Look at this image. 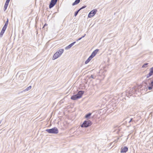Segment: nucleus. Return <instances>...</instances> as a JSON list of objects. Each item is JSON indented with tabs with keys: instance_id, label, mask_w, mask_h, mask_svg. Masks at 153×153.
Instances as JSON below:
<instances>
[{
	"instance_id": "6ab92c4d",
	"label": "nucleus",
	"mask_w": 153,
	"mask_h": 153,
	"mask_svg": "<svg viewBox=\"0 0 153 153\" xmlns=\"http://www.w3.org/2000/svg\"><path fill=\"white\" fill-rule=\"evenodd\" d=\"M8 19H7V21L5 22V23L4 26L7 28V25L8 24Z\"/></svg>"
},
{
	"instance_id": "ddd939ff",
	"label": "nucleus",
	"mask_w": 153,
	"mask_h": 153,
	"mask_svg": "<svg viewBox=\"0 0 153 153\" xmlns=\"http://www.w3.org/2000/svg\"><path fill=\"white\" fill-rule=\"evenodd\" d=\"M78 99H79V97H78L76 94L74 95L71 97V99L74 100H75Z\"/></svg>"
},
{
	"instance_id": "423d86ee",
	"label": "nucleus",
	"mask_w": 153,
	"mask_h": 153,
	"mask_svg": "<svg viewBox=\"0 0 153 153\" xmlns=\"http://www.w3.org/2000/svg\"><path fill=\"white\" fill-rule=\"evenodd\" d=\"M6 27H3L0 33V37H1L4 34L5 31L6 30Z\"/></svg>"
},
{
	"instance_id": "c756f323",
	"label": "nucleus",
	"mask_w": 153,
	"mask_h": 153,
	"mask_svg": "<svg viewBox=\"0 0 153 153\" xmlns=\"http://www.w3.org/2000/svg\"><path fill=\"white\" fill-rule=\"evenodd\" d=\"M22 75H20V76H22Z\"/></svg>"
},
{
	"instance_id": "39448f33",
	"label": "nucleus",
	"mask_w": 153,
	"mask_h": 153,
	"mask_svg": "<svg viewBox=\"0 0 153 153\" xmlns=\"http://www.w3.org/2000/svg\"><path fill=\"white\" fill-rule=\"evenodd\" d=\"M57 0H51L49 6L50 8L53 7L56 3Z\"/></svg>"
},
{
	"instance_id": "cd10ccee",
	"label": "nucleus",
	"mask_w": 153,
	"mask_h": 153,
	"mask_svg": "<svg viewBox=\"0 0 153 153\" xmlns=\"http://www.w3.org/2000/svg\"><path fill=\"white\" fill-rule=\"evenodd\" d=\"M150 69L153 71V67L150 68Z\"/></svg>"
},
{
	"instance_id": "bb28decb",
	"label": "nucleus",
	"mask_w": 153,
	"mask_h": 153,
	"mask_svg": "<svg viewBox=\"0 0 153 153\" xmlns=\"http://www.w3.org/2000/svg\"><path fill=\"white\" fill-rule=\"evenodd\" d=\"M132 119L131 118V119L129 121V123H130V122H131L132 121Z\"/></svg>"
},
{
	"instance_id": "412c9836",
	"label": "nucleus",
	"mask_w": 153,
	"mask_h": 153,
	"mask_svg": "<svg viewBox=\"0 0 153 153\" xmlns=\"http://www.w3.org/2000/svg\"><path fill=\"white\" fill-rule=\"evenodd\" d=\"M148 65V63H146L144 64L142 66V68H146V66Z\"/></svg>"
},
{
	"instance_id": "393cba45",
	"label": "nucleus",
	"mask_w": 153,
	"mask_h": 153,
	"mask_svg": "<svg viewBox=\"0 0 153 153\" xmlns=\"http://www.w3.org/2000/svg\"><path fill=\"white\" fill-rule=\"evenodd\" d=\"M85 35H86V34H84V35L83 36H82L81 37H82V38H83L85 36Z\"/></svg>"
},
{
	"instance_id": "f257e3e1",
	"label": "nucleus",
	"mask_w": 153,
	"mask_h": 153,
	"mask_svg": "<svg viewBox=\"0 0 153 153\" xmlns=\"http://www.w3.org/2000/svg\"><path fill=\"white\" fill-rule=\"evenodd\" d=\"M64 51L63 49H61L55 53L52 59L54 60L59 57L63 53Z\"/></svg>"
},
{
	"instance_id": "dca6fc26",
	"label": "nucleus",
	"mask_w": 153,
	"mask_h": 153,
	"mask_svg": "<svg viewBox=\"0 0 153 153\" xmlns=\"http://www.w3.org/2000/svg\"><path fill=\"white\" fill-rule=\"evenodd\" d=\"M80 1V0H76L72 4V5L74 6L78 4Z\"/></svg>"
},
{
	"instance_id": "20e7f679",
	"label": "nucleus",
	"mask_w": 153,
	"mask_h": 153,
	"mask_svg": "<svg viewBox=\"0 0 153 153\" xmlns=\"http://www.w3.org/2000/svg\"><path fill=\"white\" fill-rule=\"evenodd\" d=\"M97 11V10L96 9H94L91 11L88 14V17L89 18H91L95 14Z\"/></svg>"
},
{
	"instance_id": "f03ea898",
	"label": "nucleus",
	"mask_w": 153,
	"mask_h": 153,
	"mask_svg": "<svg viewBox=\"0 0 153 153\" xmlns=\"http://www.w3.org/2000/svg\"><path fill=\"white\" fill-rule=\"evenodd\" d=\"M46 131L50 134H57L59 132L57 128L56 127L50 129H47Z\"/></svg>"
},
{
	"instance_id": "5701e85b",
	"label": "nucleus",
	"mask_w": 153,
	"mask_h": 153,
	"mask_svg": "<svg viewBox=\"0 0 153 153\" xmlns=\"http://www.w3.org/2000/svg\"><path fill=\"white\" fill-rule=\"evenodd\" d=\"M86 7V6H84L83 7H81L80 9H79V10H80L81 9L85 8Z\"/></svg>"
},
{
	"instance_id": "aec40b11",
	"label": "nucleus",
	"mask_w": 153,
	"mask_h": 153,
	"mask_svg": "<svg viewBox=\"0 0 153 153\" xmlns=\"http://www.w3.org/2000/svg\"><path fill=\"white\" fill-rule=\"evenodd\" d=\"M80 10L79 9L75 12V14H74L75 16H76V15H77L78 13L80 11Z\"/></svg>"
},
{
	"instance_id": "c85d7f7f",
	"label": "nucleus",
	"mask_w": 153,
	"mask_h": 153,
	"mask_svg": "<svg viewBox=\"0 0 153 153\" xmlns=\"http://www.w3.org/2000/svg\"><path fill=\"white\" fill-rule=\"evenodd\" d=\"M1 122H2V121H1H1H0V124H1Z\"/></svg>"
},
{
	"instance_id": "a878e982",
	"label": "nucleus",
	"mask_w": 153,
	"mask_h": 153,
	"mask_svg": "<svg viewBox=\"0 0 153 153\" xmlns=\"http://www.w3.org/2000/svg\"><path fill=\"white\" fill-rule=\"evenodd\" d=\"M48 25L46 24H45L44 26V27H45V26H47V25Z\"/></svg>"
},
{
	"instance_id": "f8f14e48",
	"label": "nucleus",
	"mask_w": 153,
	"mask_h": 153,
	"mask_svg": "<svg viewBox=\"0 0 153 153\" xmlns=\"http://www.w3.org/2000/svg\"><path fill=\"white\" fill-rule=\"evenodd\" d=\"M9 1H8L6 0L4 7V11H5L7 9V7L9 3Z\"/></svg>"
},
{
	"instance_id": "4468645a",
	"label": "nucleus",
	"mask_w": 153,
	"mask_h": 153,
	"mask_svg": "<svg viewBox=\"0 0 153 153\" xmlns=\"http://www.w3.org/2000/svg\"><path fill=\"white\" fill-rule=\"evenodd\" d=\"M149 85L150 86L148 87V89L149 90H150L152 89L153 87V80L149 84Z\"/></svg>"
},
{
	"instance_id": "9d476101",
	"label": "nucleus",
	"mask_w": 153,
	"mask_h": 153,
	"mask_svg": "<svg viewBox=\"0 0 153 153\" xmlns=\"http://www.w3.org/2000/svg\"><path fill=\"white\" fill-rule=\"evenodd\" d=\"M76 43V42H74L72 43H71V44H70L69 45H68V46H67L65 48V50H68L69 49H70L72 46H73Z\"/></svg>"
},
{
	"instance_id": "b1692460",
	"label": "nucleus",
	"mask_w": 153,
	"mask_h": 153,
	"mask_svg": "<svg viewBox=\"0 0 153 153\" xmlns=\"http://www.w3.org/2000/svg\"><path fill=\"white\" fill-rule=\"evenodd\" d=\"M82 38V37H81V38H79L78 39H77V40H76V41H78L80 40V39H81Z\"/></svg>"
},
{
	"instance_id": "7ed1b4c3",
	"label": "nucleus",
	"mask_w": 153,
	"mask_h": 153,
	"mask_svg": "<svg viewBox=\"0 0 153 153\" xmlns=\"http://www.w3.org/2000/svg\"><path fill=\"white\" fill-rule=\"evenodd\" d=\"M92 124V123L90 120L85 121L81 125V127H88L91 126Z\"/></svg>"
},
{
	"instance_id": "f3484780",
	"label": "nucleus",
	"mask_w": 153,
	"mask_h": 153,
	"mask_svg": "<svg viewBox=\"0 0 153 153\" xmlns=\"http://www.w3.org/2000/svg\"><path fill=\"white\" fill-rule=\"evenodd\" d=\"M31 88V86H29L27 88H26L24 90L23 92H25V91H27L29 90H30Z\"/></svg>"
},
{
	"instance_id": "1a4fd4ad",
	"label": "nucleus",
	"mask_w": 153,
	"mask_h": 153,
	"mask_svg": "<svg viewBox=\"0 0 153 153\" xmlns=\"http://www.w3.org/2000/svg\"><path fill=\"white\" fill-rule=\"evenodd\" d=\"M128 150V148L127 147H124L121 149V152L124 153L127 152Z\"/></svg>"
},
{
	"instance_id": "2eb2a0df",
	"label": "nucleus",
	"mask_w": 153,
	"mask_h": 153,
	"mask_svg": "<svg viewBox=\"0 0 153 153\" xmlns=\"http://www.w3.org/2000/svg\"><path fill=\"white\" fill-rule=\"evenodd\" d=\"M92 58H93L92 56H90L88 59L85 61V64H87L88 63Z\"/></svg>"
},
{
	"instance_id": "9b49d317",
	"label": "nucleus",
	"mask_w": 153,
	"mask_h": 153,
	"mask_svg": "<svg viewBox=\"0 0 153 153\" xmlns=\"http://www.w3.org/2000/svg\"><path fill=\"white\" fill-rule=\"evenodd\" d=\"M150 71L149 73V74H147L146 75V78H149V77H150V76H152V75L153 74V71L150 69Z\"/></svg>"
},
{
	"instance_id": "0eeeda50",
	"label": "nucleus",
	"mask_w": 153,
	"mask_h": 153,
	"mask_svg": "<svg viewBox=\"0 0 153 153\" xmlns=\"http://www.w3.org/2000/svg\"><path fill=\"white\" fill-rule=\"evenodd\" d=\"M84 94V91H81L78 92V93L76 94L78 97L80 98L81 97L82 95Z\"/></svg>"
},
{
	"instance_id": "4be33fe9",
	"label": "nucleus",
	"mask_w": 153,
	"mask_h": 153,
	"mask_svg": "<svg viewBox=\"0 0 153 153\" xmlns=\"http://www.w3.org/2000/svg\"><path fill=\"white\" fill-rule=\"evenodd\" d=\"M90 77L91 78L94 79L96 78V76H95L93 75H91Z\"/></svg>"
},
{
	"instance_id": "6e6552de",
	"label": "nucleus",
	"mask_w": 153,
	"mask_h": 153,
	"mask_svg": "<svg viewBox=\"0 0 153 153\" xmlns=\"http://www.w3.org/2000/svg\"><path fill=\"white\" fill-rule=\"evenodd\" d=\"M99 49H97L94 50L92 53L91 55V56H92V58H93L94 56L96 55L97 54V53L99 51Z\"/></svg>"
},
{
	"instance_id": "a211bd4d",
	"label": "nucleus",
	"mask_w": 153,
	"mask_h": 153,
	"mask_svg": "<svg viewBox=\"0 0 153 153\" xmlns=\"http://www.w3.org/2000/svg\"><path fill=\"white\" fill-rule=\"evenodd\" d=\"M91 113H89L88 114H86L85 116V117L86 118H88L91 115Z\"/></svg>"
}]
</instances>
